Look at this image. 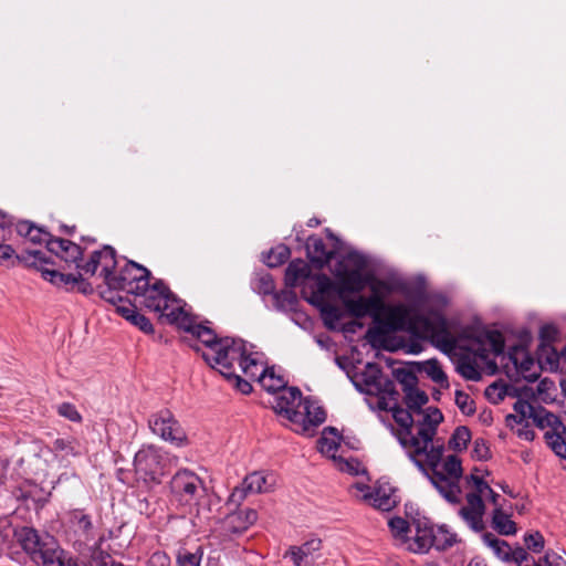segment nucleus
<instances>
[{"instance_id":"obj_1","label":"nucleus","mask_w":566,"mask_h":566,"mask_svg":"<svg viewBox=\"0 0 566 566\" xmlns=\"http://www.w3.org/2000/svg\"><path fill=\"white\" fill-rule=\"evenodd\" d=\"M381 323L388 331H405L417 338L429 340L444 354L452 353L457 347V339L450 332L448 319L439 310L412 314L409 307L398 304L388 308Z\"/></svg>"},{"instance_id":"obj_2","label":"nucleus","mask_w":566,"mask_h":566,"mask_svg":"<svg viewBox=\"0 0 566 566\" xmlns=\"http://www.w3.org/2000/svg\"><path fill=\"white\" fill-rule=\"evenodd\" d=\"M14 537L36 566H81L75 557L65 552L57 539L29 526L14 531Z\"/></svg>"},{"instance_id":"obj_3","label":"nucleus","mask_w":566,"mask_h":566,"mask_svg":"<svg viewBox=\"0 0 566 566\" xmlns=\"http://www.w3.org/2000/svg\"><path fill=\"white\" fill-rule=\"evenodd\" d=\"M224 339L230 342L228 348L209 353L206 355V363L218 369L223 376H231L234 364H238L247 377L259 380L260 374L265 367L247 355L244 342L230 337H224Z\"/></svg>"},{"instance_id":"obj_4","label":"nucleus","mask_w":566,"mask_h":566,"mask_svg":"<svg viewBox=\"0 0 566 566\" xmlns=\"http://www.w3.org/2000/svg\"><path fill=\"white\" fill-rule=\"evenodd\" d=\"M169 324L177 325L180 329L191 334L195 338H197L203 346L205 349L201 350L197 346L191 347L196 352H201V357L206 360V355L214 350H222L228 348L229 340L223 338H219L216 333L208 326H205L200 323H197L193 317H191L185 310L177 303L171 307V310L166 313L165 318Z\"/></svg>"},{"instance_id":"obj_5","label":"nucleus","mask_w":566,"mask_h":566,"mask_svg":"<svg viewBox=\"0 0 566 566\" xmlns=\"http://www.w3.org/2000/svg\"><path fill=\"white\" fill-rule=\"evenodd\" d=\"M367 266L366 258L356 252H348L336 265L335 276L339 293H360L368 283V276L363 271Z\"/></svg>"},{"instance_id":"obj_6","label":"nucleus","mask_w":566,"mask_h":566,"mask_svg":"<svg viewBox=\"0 0 566 566\" xmlns=\"http://www.w3.org/2000/svg\"><path fill=\"white\" fill-rule=\"evenodd\" d=\"M443 452V444L432 446L428 454L422 457L423 465L427 471V473H422L429 478L433 486L448 502L458 503L460 493L459 480L449 478L438 470Z\"/></svg>"},{"instance_id":"obj_7","label":"nucleus","mask_w":566,"mask_h":566,"mask_svg":"<svg viewBox=\"0 0 566 566\" xmlns=\"http://www.w3.org/2000/svg\"><path fill=\"white\" fill-rule=\"evenodd\" d=\"M443 415L438 408H428L422 420L416 424V439L419 446L413 449V463L418 467L421 472H426L422 457L427 455L432 446L443 444L439 440L434 441L438 426L442 422Z\"/></svg>"},{"instance_id":"obj_8","label":"nucleus","mask_w":566,"mask_h":566,"mask_svg":"<svg viewBox=\"0 0 566 566\" xmlns=\"http://www.w3.org/2000/svg\"><path fill=\"white\" fill-rule=\"evenodd\" d=\"M170 488L175 500L189 513L206 493L201 479L189 470L178 471L171 479Z\"/></svg>"},{"instance_id":"obj_9","label":"nucleus","mask_w":566,"mask_h":566,"mask_svg":"<svg viewBox=\"0 0 566 566\" xmlns=\"http://www.w3.org/2000/svg\"><path fill=\"white\" fill-rule=\"evenodd\" d=\"M163 457L154 446L143 447L134 458L135 474L145 484H159L164 475Z\"/></svg>"},{"instance_id":"obj_10","label":"nucleus","mask_w":566,"mask_h":566,"mask_svg":"<svg viewBox=\"0 0 566 566\" xmlns=\"http://www.w3.org/2000/svg\"><path fill=\"white\" fill-rule=\"evenodd\" d=\"M135 296L140 298V306L158 313L161 319L165 318L166 313L178 302L177 297L161 280H157L154 284L148 282L146 286L140 290V293Z\"/></svg>"},{"instance_id":"obj_11","label":"nucleus","mask_w":566,"mask_h":566,"mask_svg":"<svg viewBox=\"0 0 566 566\" xmlns=\"http://www.w3.org/2000/svg\"><path fill=\"white\" fill-rule=\"evenodd\" d=\"M148 426L154 434L177 447L184 446L187 441L186 432L169 409L153 413Z\"/></svg>"},{"instance_id":"obj_12","label":"nucleus","mask_w":566,"mask_h":566,"mask_svg":"<svg viewBox=\"0 0 566 566\" xmlns=\"http://www.w3.org/2000/svg\"><path fill=\"white\" fill-rule=\"evenodd\" d=\"M149 280V270L134 261H128L119 274L111 280L109 286L122 289V291H126L128 294L136 295L140 293V290L146 286Z\"/></svg>"},{"instance_id":"obj_13","label":"nucleus","mask_w":566,"mask_h":566,"mask_svg":"<svg viewBox=\"0 0 566 566\" xmlns=\"http://www.w3.org/2000/svg\"><path fill=\"white\" fill-rule=\"evenodd\" d=\"M388 410L391 411L392 418L399 426V429L395 431V436L408 454L409 459L413 462V449L419 446V442L416 439V433L413 432L416 426L411 415L412 411L408 408L403 409L397 403L389 407Z\"/></svg>"},{"instance_id":"obj_14","label":"nucleus","mask_w":566,"mask_h":566,"mask_svg":"<svg viewBox=\"0 0 566 566\" xmlns=\"http://www.w3.org/2000/svg\"><path fill=\"white\" fill-rule=\"evenodd\" d=\"M66 535L74 545H86L95 538V526L90 514L75 509L66 515Z\"/></svg>"},{"instance_id":"obj_15","label":"nucleus","mask_w":566,"mask_h":566,"mask_svg":"<svg viewBox=\"0 0 566 566\" xmlns=\"http://www.w3.org/2000/svg\"><path fill=\"white\" fill-rule=\"evenodd\" d=\"M274 483V475L260 471L252 472L245 476L241 486L234 488L229 496L228 505L237 507L243 502L248 493L269 492L273 489Z\"/></svg>"},{"instance_id":"obj_16","label":"nucleus","mask_w":566,"mask_h":566,"mask_svg":"<svg viewBox=\"0 0 566 566\" xmlns=\"http://www.w3.org/2000/svg\"><path fill=\"white\" fill-rule=\"evenodd\" d=\"M258 520V513L253 509H244L231 512L219 522L217 531L223 539L231 541L243 534Z\"/></svg>"},{"instance_id":"obj_17","label":"nucleus","mask_w":566,"mask_h":566,"mask_svg":"<svg viewBox=\"0 0 566 566\" xmlns=\"http://www.w3.org/2000/svg\"><path fill=\"white\" fill-rule=\"evenodd\" d=\"M282 392L275 398L273 410L293 423L303 421V412L297 410L302 405V392L296 387L283 388Z\"/></svg>"},{"instance_id":"obj_18","label":"nucleus","mask_w":566,"mask_h":566,"mask_svg":"<svg viewBox=\"0 0 566 566\" xmlns=\"http://www.w3.org/2000/svg\"><path fill=\"white\" fill-rule=\"evenodd\" d=\"M355 489L361 493V499L368 501L375 509L388 512L398 503L395 492L390 488L378 486L371 489L365 484H355Z\"/></svg>"},{"instance_id":"obj_19","label":"nucleus","mask_w":566,"mask_h":566,"mask_svg":"<svg viewBox=\"0 0 566 566\" xmlns=\"http://www.w3.org/2000/svg\"><path fill=\"white\" fill-rule=\"evenodd\" d=\"M322 549V539L313 537L300 546H291L284 558H290L294 566H314Z\"/></svg>"},{"instance_id":"obj_20","label":"nucleus","mask_w":566,"mask_h":566,"mask_svg":"<svg viewBox=\"0 0 566 566\" xmlns=\"http://www.w3.org/2000/svg\"><path fill=\"white\" fill-rule=\"evenodd\" d=\"M465 499L467 505L460 509V516L474 532L483 531V515L485 511V505L482 497L478 493H468Z\"/></svg>"},{"instance_id":"obj_21","label":"nucleus","mask_w":566,"mask_h":566,"mask_svg":"<svg viewBox=\"0 0 566 566\" xmlns=\"http://www.w3.org/2000/svg\"><path fill=\"white\" fill-rule=\"evenodd\" d=\"M15 262L35 265L38 262H45V259L39 250L27 251L25 254L19 255L11 245L0 243V265L12 266Z\"/></svg>"},{"instance_id":"obj_22","label":"nucleus","mask_w":566,"mask_h":566,"mask_svg":"<svg viewBox=\"0 0 566 566\" xmlns=\"http://www.w3.org/2000/svg\"><path fill=\"white\" fill-rule=\"evenodd\" d=\"M48 250L66 263H76L82 259L83 250L76 243L61 238L48 242Z\"/></svg>"},{"instance_id":"obj_23","label":"nucleus","mask_w":566,"mask_h":566,"mask_svg":"<svg viewBox=\"0 0 566 566\" xmlns=\"http://www.w3.org/2000/svg\"><path fill=\"white\" fill-rule=\"evenodd\" d=\"M51 451L54 458L57 459L63 467L70 464V458H75L82 454L81 443L74 438H57L52 442Z\"/></svg>"},{"instance_id":"obj_24","label":"nucleus","mask_w":566,"mask_h":566,"mask_svg":"<svg viewBox=\"0 0 566 566\" xmlns=\"http://www.w3.org/2000/svg\"><path fill=\"white\" fill-rule=\"evenodd\" d=\"M370 290L373 294L365 297L369 316H371L375 322L380 323V314L386 308L382 294L390 293L391 289L387 282L378 280L371 284Z\"/></svg>"},{"instance_id":"obj_25","label":"nucleus","mask_w":566,"mask_h":566,"mask_svg":"<svg viewBox=\"0 0 566 566\" xmlns=\"http://www.w3.org/2000/svg\"><path fill=\"white\" fill-rule=\"evenodd\" d=\"M306 252L311 262L318 269L325 266L334 256V252L327 250L323 239L317 235L307 239Z\"/></svg>"},{"instance_id":"obj_26","label":"nucleus","mask_w":566,"mask_h":566,"mask_svg":"<svg viewBox=\"0 0 566 566\" xmlns=\"http://www.w3.org/2000/svg\"><path fill=\"white\" fill-rule=\"evenodd\" d=\"M556 336L557 329L554 325L547 324L542 326L539 331V357L543 358L544 354L547 353L546 360L551 366L557 364L559 360L557 350L551 345L555 340Z\"/></svg>"},{"instance_id":"obj_27","label":"nucleus","mask_w":566,"mask_h":566,"mask_svg":"<svg viewBox=\"0 0 566 566\" xmlns=\"http://www.w3.org/2000/svg\"><path fill=\"white\" fill-rule=\"evenodd\" d=\"M94 258H97L99 263L101 275L104 277V282L106 285H111V280L115 277L114 270L116 268V251L109 247L105 245L103 249L94 251Z\"/></svg>"},{"instance_id":"obj_28","label":"nucleus","mask_w":566,"mask_h":566,"mask_svg":"<svg viewBox=\"0 0 566 566\" xmlns=\"http://www.w3.org/2000/svg\"><path fill=\"white\" fill-rule=\"evenodd\" d=\"M482 348L479 349V356L486 358L489 353L499 356L504 352V338L499 331H488L480 337Z\"/></svg>"},{"instance_id":"obj_29","label":"nucleus","mask_w":566,"mask_h":566,"mask_svg":"<svg viewBox=\"0 0 566 566\" xmlns=\"http://www.w3.org/2000/svg\"><path fill=\"white\" fill-rule=\"evenodd\" d=\"M310 265L302 259L293 260L285 270V285L295 287L311 276Z\"/></svg>"},{"instance_id":"obj_30","label":"nucleus","mask_w":566,"mask_h":566,"mask_svg":"<svg viewBox=\"0 0 566 566\" xmlns=\"http://www.w3.org/2000/svg\"><path fill=\"white\" fill-rule=\"evenodd\" d=\"M434 538H433V528L432 527H418L415 536L412 538H408L407 549L417 553L423 554L427 553L431 547H433Z\"/></svg>"},{"instance_id":"obj_31","label":"nucleus","mask_w":566,"mask_h":566,"mask_svg":"<svg viewBox=\"0 0 566 566\" xmlns=\"http://www.w3.org/2000/svg\"><path fill=\"white\" fill-rule=\"evenodd\" d=\"M340 446V437L334 427H326L322 437L317 440L318 451L332 459H336L335 454Z\"/></svg>"},{"instance_id":"obj_32","label":"nucleus","mask_w":566,"mask_h":566,"mask_svg":"<svg viewBox=\"0 0 566 566\" xmlns=\"http://www.w3.org/2000/svg\"><path fill=\"white\" fill-rule=\"evenodd\" d=\"M533 423L542 430L564 429V423L553 412L546 410L542 406H537L532 417Z\"/></svg>"},{"instance_id":"obj_33","label":"nucleus","mask_w":566,"mask_h":566,"mask_svg":"<svg viewBox=\"0 0 566 566\" xmlns=\"http://www.w3.org/2000/svg\"><path fill=\"white\" fill-rule=\"evenodd\" d=\"M303 419L300 423L303 424L304 431H308L311 428L317 427L325 421L326 412L322 407L305 400Z\"/></svg>"},{"instance_id":"obj_34","label":"nucleus","mask_w":566,"mask_h":566,"mask_svg":"<svg viewBox=\"0 0 566 566\" xmlns=\"http://www.w3.org/2000/svg\"><path fill=\"white\" fill-rule=\"evenodd\" d=\"M566 433V427L564 429H557L555 427L553 430H546L544 433V439L547 446L555 452L556 455L566 459V439L564 434Z\"/></svg>"},{"instance_id":"obj_35","label":"nucleus","mask_w":566,"mask_h":566,"mask_svg":"<svg viewBox=\"0 0 566 566\" xmlns=\"http://www.w3.org/2000/svg\"><path fill=\"white\" fill-rule=\"evenodd\" d=\"M492 525L501 535L509 536L516 533L515 522H513L510 516L502 511V507L494 509Z\"/></svg>"},{"instance_id":"obj_36","label":"nucleus","mask_w":566,"mask_h":566,"mask_svg":"<svg viewBox=\"0 0 566 566\" xmlns=\"http://www.w3.org/2000/svg\"><path fill=\"white\" fill-rule=\"evenodd\" d=\"M44 280L53 283L56 286H65L67 290L75 289V283L78 277L77 274H65L55 270L43 269L41 270Z\"/></svg>"},{"instance_id":"obj_37","label":"nucleus","mask_w":566,"mask_h":566,"mask_svg":"<svg viewBox=\"0 0 566 566\" xmlns=\"http://www.w3.org/2000/svg\"><path fill=\"white\" fill-rule=\"evenodd\" d=\"M483 543L491 547L494 554L504 562H510L511 546L507 542L497 538L492 533H484L482 535Z\"/></svg>"},{"instance_id":"obj_38","label":"nucleus","mask_w":566,"mask_h":566,"mask_svg":"<svg viewBox=\"0 0 566 566\" xmlns=\"http://www.w3.org/2000/svg\"><path fill=\"white\" fill-rule=\"evenodd\" d=\"M421 370H423L433 382L443 388L449 387L448 377L437 359H429L422 363Z\"/></svg>"},{"instance_id":"obj_39","label":"nucleus","mask_w":566,"mask_h":566,"mask_svg":"<svg viewBox=\"0 0 566 566\" xmlns=\"http://www.w3.org/2000/svg\"><path fill=\"white\" fill-rule=\"evenodd\" d=\"M262 387L269 392H275L283 389L286 385L285 380L281 376H276L273 368L262 369L259 378Z\"/></svg>"},{"instance_id":"obj_40","label":"nucleus","mask_w":566,"mask_h":566,"mask_svg":"<svg viewBox=\"0 0 566 566\" xmlns=\"http://www.w3.org/2000/svg\"><path fill=\"white\" fill-rule=\"evenodd\" d=\"M203 556V547L197 546L195 551L181 547L177 552L178 566H200Z\"/></svg>"},{"instance_id":"obj_41","label":"nucleus","mask_w":566,"mask_h":566,"mask_svg":"<svg viewBox=\"0 0 566 566\" xmlns=\"http://www.w3.org/2000/svg\"><path fill=\"white\" fill-rule=\"evenodd\" d=\"M427 402L428 396L424 391L413 388L405 392V403L412 412L419 413Z\"/></svg>"},{"instance_id":"obj_42","label":"nucleus","mask_w":566,"mask_h":566,"mask_svg":"<svg viewBox=\"0 0 566 566\" xmlns=\"http://www.w3.org/2000/svg\"><path fill=\"white\" fill-rule=\"evenodd\" d=\"M290 254V249L284 244H280L268 252L264 256V262L270 268H276L285 263Z\"/></svg>"},{"instance_id":"obj_43","label":"nucleus","mask_w":566,"mask_h":566,"mask_svg":"<svg viewBox=\"0 0 566 566\" xmlns=\"http://www.w3.org/2000/svg\"><path fill=\"white\" fill-rule=\"evenodd\" d=\"M343 304L348 314L355 318H363L369 315L365 296L343 298Z\"/></svg>"},{"instance_id":"obj_44","label":"nucleus","mask_w":566,"mask_h":566,"mask_svg":"<svg viewBox=\"0 0 566 566\" xmlns=\"http://www.w3.org/2000/svg\"><path fill=\"white\" fill-rule=\"evenodd\" d=\"M433 547L438 551L448 549L457 542L455 534L447 530L446 526H440L437 530H433Z\"/></svg>"},{"instance_id":"obj_45","label":"nucleus","mask_w":566,"mask_h":566,"mask_svg":"<svg viewBox=\"0 0 566 566\" xmlns=\"http://www.w3.org/2000/svg\"><path fill=\"white\" fill-rule=\"evenodd\" d=\"M471 440V432L468 427H458L452 433L449 440L450 449L454 451H462L467 449L469 441Z\"/></svg>"},{"instance_id":"obj_46","label":"nucleus","mask_w":566,"mask_h":566,"mask_svg":"<svg viewBox=\"0 0 566 566\" xmlns=\"http://www.w3.org/2000/svg\"><path fill=\"white\" fill-rule=\"evenodd\" d=\"M253 290L261 295L273 294L275 284L272 275L269 273L258 274L253 282Z\"/></svg>"},{"instance_id":"obj_47","label":"nucleus","mask_w":566,"mask_h":566,"mask_svg":"<svg viewBox=\"0 0 566 566\" xmlns=\"http://www.w3.org/2000/svg\"><path fill=\"white\" fill-rule=\"evenodd\" d=\"M457 370L467 380L478 381L481 379L479 367L470 359H460L457 366Z\"/></svg>"},{"instance_id":"obj_48","label":"nucleus","mask_w":566,"mask_h":566,"mask_svg":"<svg viewBox=\"0 0 566 566\" xmlns=\"http://www.w3.org/2000/svg\"><path fill=\"white\" fill-rule=\"evenodd\" d=\"M392 535L400 539L403 544L407 542V533L409 532V524L402 517H392L388 522Z\"/></svg>"},{"instance_id":"obj_49","label":"nucleus","mask_w":566,"mask_h":566,"mask_svg":"<svg viewBox=\"0 0 566 566\" xmlns=\"http://www.w3.org/2000/svg\"><path fill=\"white\" fill-rule=\"evenodd\" d=\"M441 472L449 478L460 480V478L462 476V467L460 459L457 455H449L442 465Z\"/></svg>"},{"instance_id":"obj_50","label":"nucleus","mask_w":566,"mask_h":566,"mask_svg":"<svg viewBox=\"0 0 566 566\" xmlns=\"http://www.w3.org/2000/svg\"><path fill=\"white\" fill-rule=\"evenodd\" d=\"M395 376L402 385L403 392L417 388L418 379L413 371L406 368H399L395 370Z\"/></svg>"},{"instance_id":"obj_51","label":"nucleus","mask_w":566,"mask_h":566,"mask_svg":"<svg viewBox=\"0 0 566 566\" xmlns=\"http://www.w3.org/2000/svg\"><path fill=\"white\" fill-rule=\"evenodd\" d=\"M524 543H525L527 549H530L534 553L542 552L545 546L544 536L539 532L525 534Z\"/></svg>"},{"instance_id":"obj_52","label":"nucleus","mask_w":566,"mask_h":566,"mask_svg":"<svg viewBox=\"0 0 566 566\" xmlns=\"http://www.w3.org/2000/svg\"><path fill=\"white\" fill-rule=\"evenodd\" d=\"M88 566H123V565L116 564L109 554H106L101 551H94L91 556V559L88 562Z\"/></svg>"},{"instance_id":"obj_53","label":"nucleus","mask_w":566,"mask_h":566,"mask_svg":"<svg viewBox=\"0 0 566 566\" xmlns=\"http://www.w3.org/2000/svg\"><path fill=\"white\" fill-rule=\"evenodd\" d=\"M536 407L537 406H534L533 403L523 399H517L513 405L514 411L523 420L530 419L533 412L535 411Z\"/></svg>"},{"instance_id":"obj_54","label":"nucleus","mask_w":566,"mask_h":566,"mask_svg":"<svg viewBox=\"0 0 566 566\" xmlns=\"http://www.w3.org/2000/svg\"><path fill=\"white\" fill-rule=\"evenodd\" d=\"M507 395V387L492 384L485 389V396L494 403L502 401Z\"/></svg>"},{"instance_id":"obj_55","label":"nucleus","mask_w":566,"mask_h":566,"mask_svg":"<svg viewBox=\"0 0 566 566\" xmlns=\"http://www.w3.org/2000/svg\"><path fill=\"white\" fill-rule=\"evenodd\" d=\"M455 403L459 407V409L465 415H471L474 412L473 400L470 398L468 394L461 390H458L455 392Z\"/></svg>"},{"instance_id":"obj_56","label":"nucleus","mask_w":566,"mask_h":566,"mask_svg":"<svg viewBox=\"0 0 566 566\" xmlns=\"http://www.w3.org/2000/svg\"><path fill=\"white\" fill-rule=\"evenodd\" d=\"M57 412L60 416L74 421L78 422L82 420V417L80 412L76 410L75 406L70 402H63L57 407Z\"/></svg>"},{"instance_id":"obj_57","label":"nucleus","mask_w":566,"mask_h":566,"mask_svg":"<svg viewBox=\"0 0 566 566\" xmlns=\"http://www.w3.org/2000/svg\"><path fill=\"white\" fill-rule=\"evenodd\" d=\"M229 381L233 384V386L243 395H248L252 391V385L245 380L242 379L239 375L235 374L234 369H232L231 376H224Z\"/></svg>"},{"instance_id":"obj_58","label":"nucleus","mask_w":566,"mask_h":566,"mask_svg":"<svg viewBox=\"0 0 566 566\" xmlns=\"http://www.w3.org/2000/svg\"><path fill=\"white\" fill-rule=\"evenodd\" d=\"M28 239L33 243H45L48 247V242L52 241L54 237L43 228L34 226L32 234Z\"/></svg>"},{"instance_id":"obj_59","label":"nucleus","mask_w":566,"mask_h":566,"mask_svg":"<svg viewBox=\"0 0 566 566\" xmlns=\"http://www.w3.org/2000/svg\"><path fill=\"white\" fill-rule=\"evenodd\" d=\"M146 566H170V557L163 551H156L147 558Z\"/></svg>"},{"instance_id":"obj_60","label":"nucleus","mask_w":566,"mask_h":566,"mask_svg":"<svg viewBox=\"0 0 566 566\" xmlns=\"http://www.w3.org/2000/svg\"><path fill=\"white\" fill-rule=\"evenodd\" d=\"M129 322L136 327H138L145 334L154 333V326L150 323V321L145 315L138 312L136 313V315L133 316V319H130Z\"/></svg>"},{"instance_id":"obj_61","label":"nucleus","mask_w":566,"mask_h":566,"mask_svg":"<svg viewBox=\"0 0 566 566\" xmlns=\"http://www.w3.org/2000/svg\"><path fill=\"white\" fill-rule=\"evenodd\" d=\"M12 224V218L0 210V240L6 241L10 238Z\"/></svg>"},{"instance_id":"obj_62","label":"nucleus","mask_w":566,"mask_h":566,"mask_svg":"<svg viewBox=\"0 0 566 566\" xmlns=\"http://www.w3.org/2000/svg\"><path fill=\"white\" fill-rule=\"evenodd\" d=\"M472 453L478 460H486L489 458L490 450L483 439H476L474 441Z\"/></svg>"},{"instance_id":"obj_63","label":"nucleus","mask_w":566,"mask_h":566,"mask_svg":"<svg viewBox=\"0 0 566 566\" xmlns=\"http://www.w3.org/2000/svg\"><path fill=\"white\" fill-rule=\"evenodd\" d=\"M514 432L517 434L518 438L525 441H533L535 438V432L533 431V429L531 428L530 423L526 420L523 421L522 424L517 426Z\"/></svg>"},{"instance_id":"obj_64","label":"nucleus","mask_w":566,"mask_h":566,"mask_svg":"<svg viewBox=\"0 0 566 566\" xmlns=\"http://www.w3.org/2000/svg\"><path fill=\"white\" fill-rule=\"evenodd\" d=\"M546 566H566V559L555 552H547L544 556Z\"/></svg>"}]
</instances>
